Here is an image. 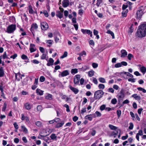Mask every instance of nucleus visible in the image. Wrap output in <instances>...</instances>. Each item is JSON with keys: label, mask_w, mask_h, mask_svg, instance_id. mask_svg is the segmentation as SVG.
Here are the masks:
<instances>
[{"label": "nucleus", "mask_w": 146, "mask_h": 146, "mask_svg": "<svg viewBox=\"0 0 146 146\" xmlns=\"http://www.w3.org/2000/svg\"><path fill=\"white\" fill-rule=\"evenodd\" d=\"M130 114L131 115L132 117L133 118V119L134 120L135 118V114L134 115V113L132 111H130Z\"/></svg>", "instance_id": "49"}, {"label": "nucleus", "mask_w": 146, "mask_h": 146, "mask_svg": "<svg viewBox=\"0 0 146 146\" xmlns=\"http://www.w3.org/2000/svg\"><path fill=\"white\" fill-rule=\"evenodd\" d=\"M4 74V71L2 67L0 68V77H1L3 76Z\"/></svg>", "instance_id": "35"}, {"label": "nucleus", "mask_w": 146, "mask_h": 146, "mask_svg": "<svg viewBox=\"0 0 146 146\" xmlns=\"http://www.w3.org/2000/svg\"><path fill=\"white\" fill-rule=\"evenodd\" d=\"M109 127L112 130H115L117 129V127L111 124H109Z\"/></svg>", "instance_id": "29"}, {"label": "nucleus", "mask_w": 146, "mask_h": 146, "mask_svg": "<svg viewBox=\"0 0 146 146\" xmlns=\"http://www.w3.org/2000/svg\"><path fill=\"white\" fill-rule=\"evenodd\" d=\"M29 13L31 14H37V13L36 12L34 11L32 7L30 5L29 7Z\"/></svg>", "instance_id": "19"}, {"label": "nucleus", "mask_w": 146, "mask_h": 146, "mask_svg": "<svg viewBox=\"0 0 146 146\" xmlns=\"http://www.w3.org/2000/svg\"><path fill=\"white\" fill-rule=\"evenodd\" d=\"M69 0H64L62 2V6L64 7H66L69 5Z\"/></svg>", "instance_id": "14"}, {"label": "nucleus", "mask_w": 146, "mask_h": 146, "mask_svg": "<svg viewBox=\"0 0 146 146\" xmlns=\"http://www.w3.org/2000/svg\"><path fill=\"white\" fill-rule=\"evenodd\" d=\"M15 77L16 79L18 80L19 81L20 79H21V74L20 73H18L17 74H15Z\"/></svg>", "instance_id": "21"}, {"label": "nucleus", "mask_w": 146, "mask_h": 146, "mask_svg": "<svg viewBox=\"0 0 146 146\" xmlns=\"http://www.w3.org/2000/svg\"><path fill=\"white\" fill-rule=\"evenodd\" d=\"M70 88L76 94L78 93L79 92V90L77 89L74 88L72 86L70 87Z\"/></svg>", "instance_id": "22"}, {"label": "nucleus", "mask_w": 146, "mask_h": 146, "mask_svg": "<svg viewBox=\"0 0 146 146\" xmlns=\"http://www.w3.org/2000/svg\"><path fill=\"white\" fill-rule=\"evenodd\" d=\"M92 82L95 84H97L98 83V82L97 79L95 78H92Z\"/></svg>", "instance_id": "58"}, {"label": "nucleus", "mask_w": 146, "mask_h": 146, "mask_svg": "<svg viewBox=\"0 0 146 146\" xmlns=\"http://www.w3.org/2000/svg\"><path fill=\"white\" fill-rule=\"evenodd\" d=\"M45 80V78L43 76H41L40 78V80L41 82H43Z\"/></svg>", "instance_id": "56"}, {"label": "nucleus", "mask_w": 146, "mask_h": 146, "mask_svg": "<svg viewBox=\"0 0 146 146\" xmlns=\"http://www.w3.org/2000/svg\"><path fill=\"white\" fill-rule=\"evenodd\" d=\"M69 74V72L68 70H65L63 71L60 74L61 76L62 77L66 76Z\"/></svg>", "instance_id": "16"}, {"label": "nucleus", "mask_w": 146, "mask_h": 146, "mask_svg": "<svg viewBox=\"0 0 146 146\" xmlns=\"http://www.w3.org/2000/svg\"><path fill=\"white\" fill-rule=\"evenodd\" d=\"M68 53L67 52H65L64 53V54L61 56V58H63L65 57H66L67 56Z\"/></svg>", "instance_id": "43"}, {"label": "nucleus", "mask_w": 146, "mask_h": 146, "mask_svg": "<svg viewBox=\"0 0 146 146\" xmlns=\"http://www.w3.org/2000/svg\"><path fill=\"white\" fill-rule=\"evenodd\" d=\"M129 82H134L135 81V79L133 78H129L128 79Z\"/></svg>", "instance_id": "57"}, {"label": "nucleus", "mask_w": 146, "mask_h": 146, "mask_svg": "<svg viewBox=\"0 0 146 146\" xmlns=\"http://www.w3.org/2000/svg\"><path fill=\"white\" fill-rule=\"evenodd\" d=\"M53 41L51 40H47L46 41V42L48 44L52 45Z\"/></svg>", "instance_id": "55"}, {"label": "nucleus", "mask_w": 146, "mask_h": 146, "mask_svg": "<svg viewBox=\"0 0 146 146\" xmlns=\"http://www.w3.org/2000/svg\"><path fill=\"white\" fill-rule=\"evenodd\" d=\"M107 33L108 34H110L112 36V38L113 39L115 38L114 35V33L111 30H109L107 31Z\"/></svg>", "instance_id": "30"}, {"label": "nucleus", "mask_w": 146, "mask_h": 146, "mask_svg": "<svg viewBox=\"0 0 146 146\" xmlns=\"http://www.w3.org/2000/svg\"><path fill=\"white\" fill-rule=\"evenodd\" d=\"M21 131L25 133H28V130L27 129L24 125H22L21 126Z\"/></svg>", "instance_id": "15"}, {"label": "nucleus", "mask_w": 146, "mask_h": 146, "mask_svg": "<svg viewBox=\"0 0 146 146\" xmlns=\"http://www.w3.org/2000/svg\"><path fill=\"white\" fill-rule=\"evenodd\" d=\"M24 107L26 109L30 110L31 108V106L29 103H27L24 105Z\"/></svg>", "instance_id": "18"}, {"label": "nucleus", "mask_w": 146, "mask_h": 146, "mask_svg": "<svg viewBox=\"0 0 146 146\" xmlns=\"http://www.w3.org/2000/svg\"><path fill=\"white\" fill-rule=\"evenodd\" d=\"M133 124L132 123H129V129H133Z\"/></svg>", "instance_id": "61"}, {"label": "nucleus", "mask_w": 146, "mask_h": 146, "mask_svg": "<svg viewBox=\"0 0 146 146\" xmlns=\"http://www.w3.org/2000/svg\"><path fill=\"white\" fill-rule=\"evenodd\" d=\"M94 72L93 70H91L88 72V75L89 76L91 77L94 74Z\"/></svg>", "instance_id": "36"}, {"label": "nucleus", "mask_w": 146, "mask_h": 146, "mask_svg": "<svg viewBox=\"0 0 146 146\" xmlns=\"http://www.w3.org/2000/svg\"><path fill=\"white\" fill-rule=\"evenodd\" d=\"M92 67L94 68H97L98 66V64L96 63H93L92 64Z\"/></svg>", "instance_id": "47"}, {"label": "nucleus", "mask_w": 146, "mask_h": 146, "mask_svg": "<svg viewBox=\"0 0 146 146\" xmlns=\"http://www.w3.org/2000/svg\"><path fill=\"white\" fill-rule=\"evenodd\" d=\"M83 13V10L82 9H80L78 11V14L80 15H82Z\"/></svg>", "instance_id": "63"}, {"label": "nucleus", "mask_w": 146, "mask_h": 146, "mask_svg": "<svg viewBox=\"0 0 146 146\" xmlns=\"http://www.w3.org/2000/svg\"><path fill=\"white\" fill-rule=\"evenodd\" d=\"M106 108V105L104 104H103L100 106V109L101 111H102L104 110H105Z\"/></svg>", "instance_id": "45"}, {"label": "nucleus", "mask_w": 146, "mask_h": 146, "mask_svg": "<svg viewBox=\"0 0 146 146\" xmlns=\"http://www.w3.org/2000/svg\"><path fill=\"white\" fill-rule=\"evenodd\" d=\"M124 75H126L127 76H129L131 78H133V76L132 74L128 72H125L122 73V76H123Z\"/></svg>", "instance_id": "20"}, {"label": "nucleus", "mask_w": 146, "mask_h": 146, "mask_svg": "<svg viewBox=\"0 0 146 146\" xmlns=\"http://www.w3.org/2000/svg\"><path fill=\"white\" fill-rule=\"evenodd\" d=\"M98 87L99 89L103 90L105 88V86L104 84H100L98 85Z\"/></svg>", "instance_id": "37"}, {"label": "nucleus", "mask_w": 146, "mask_h": 146, "mask_svg": "<svg viewBox=\"0 0 146 146\" xmlns=\"http://www.w3.org/2000/svg\"><path fill=\"white\" fill-rule=\"evenodd\" d=\"M80 76L79 75H76L74 78V82L75 84L77 85L79 84Z\"/></svg>", "instance_id": "4"}, {"label": "nucleus", "mask_w": 146, "mask_h": 146, "mask_svg": "<svg viewBox=\"0 0 146 146\" xmlns=\"http://www.w3.org/2000/svg\"><path fill=\"white\" fill-rule=\"evenodd\" d=\"M56 16L58 17L59 18L61 19L63 17V13H62L60 11H58L57 12V14H56Z\"/></svg>", "instance_id": "27"}, {"label": "nucleus", "mask_w": 146, "mask_h": 146, "mask_svg": "<svg viewBox=\"0 0 146 146\" xmlns=\"http://www.w3.org/2000/svg\"><path fill=\"white\" fill-rule=\"evenodd\" d=\"M118 131L120 133L121 130L120 129H117V133H115L114 131H113L111 133V135L112 136H113V137L114 138L115 137Z\"/></svg>", "instance_id": "25"}, {"label": "nucleus", "mask_w": 146, "mask_h": 146, "mask_svg": "<svg viewBox=\"0 0 146 146\" xmlns=\"http://www.w3.org/2000/svg\"><path fill=\"white\" fill-rule=\"evenodd\" d=\"M133 56L131 54H129L127 56V58L129 60H131V58H133Z\"/></svg>", "instance_id": "54"}, {"label": "nucleus", "mask_w": 146, "mask_h": 146, "mask_svg": "<svg viewBox=\"0 0 146 146\" xmlns=\"http://www.w3.org/2000/svg\"><path fill=\"white\" fill-rule=\"evenodd\" d=\"M86 119L89 120L90 121H91L93 118V117L91 116V115H86L85 117Z\"/></svg>", "instance_id": "41"}, {"label": "nucleus", "mask_w": 146, "mask_h": 146, "mask_svg": "<svg viewBox=\"0 0 146 146\" xmlns=\"http://www.w3.org/2000/svg\"><path fill=\"white\" fill-rule=\"evenodd\" d=\"M48 63L47 64V65L48 66H50L53 65L54 62V60L52 58H50L49 60L47 61Z\"/></svg>", "instance_id": "17"}, {"label": "nucleus", "mask_w": 146, "mask_h": 146, "mask_svg": "<svg viewBox=\"0 0 146 146\" xmlns=\"http://www.w3.org/2000/svg\"><path fill=\"white\" fill-rule=\"evenodd\" d=\"M38 28V26L36 23H33L31 25V27L30 28V31L33 33L35 30H36Z\"/></svg>", "instance_id": "7"}, {"label": "nucleus", "mask_w": 146, "mask_h": 146, "mask_svg": "<svg viewBox=\"0 0 146 146\" xmlns=\"http://www.w3.org/2000/svg\"><path fill=\"white\" fill-rule=\"evenodd\" d=\"M16 26L15 25H10V33H13L16 29Z\"/></svg>", "instance_id": "11"}, {"label": "nucleus", "mask_w": 146, "mask_h": 146, "mask_svg": "<svg viewBox=\"0 0 146 146\" xmlns=\"http://www.w3.org/2000/svg\"><path fill=\"white\" fill-rule=\"evenodd\" d=\"M36 93L38 95L41 96L43 94V91L39 89H37L36 90Z\"/></svg>", "instance_id": "24"}, {"label": "nucleus", "mask_w": 146, "mask_h": 146, "mask_svg": "<svg viewBox=\"0 0 146 146\" xmlns=\"http://www.w3.org/2000/svg\"><path fill=\"white\" fill-rule=\"evenodd\" d=\"M90 133L92 136H94L96 134V131L94 129H92L91 130Z\"/></svg>", "instance_id": "39"}, {"label": "nucleus", "mask_w": 146, "mask_h": 146, "mask_svg": "<svg viewBox=\"0 0 146 146\" xmlns=\"http://www.w3.org/2000/svg\"><path fill=\"white\" fill-rule=\"evenodd\" d=\"M41 29L43 30H47L48 28V25L46 22H42L41 23Z\"/></svg>", "instance_id": "3"}, {"label": "nucleus", "mask_w": 146, "mask_h": 146, "mask_svg": "<svg viewBox=\"0 0 146 146\" xmlns=\"http://www.w3.org/2000/svg\"><path fill=\"white\" fill-rule=\"evenodd\" d=\"M64 121H62L61 123H58L55 126L56 128H58L61 127L64 124Z\"/></svg>", "instance_id": "26"}, {"label": "nucleus", "mask_w": 146, "mask_h": 146, "mask_svg": "<svg viewBox=\"0 0 146 146\" xmlns=\"http://www.w3.org/2000/svg\"><path fill=\"white\" fill-rule=\"evenodd\" d=\"M2 58H3V59H8L9 58L6 52H4L3 56H0V64L2 63L1 59ZM2 64L3 65H4L3 62L2 63Z\"/></svg>", "instance_id": "6"}, {"label": "nucleus", "mask_w": 146, "mask_h": 146, "mask_svg": "<svg viewBox=\"0 0 146 146\" xmlns=\"http://www.w3.org/2000/svg\"><path fill=\"white\" fill-rule=\"evenodd\" d=\"M132 97H133L136 100H140V97L139 96L137 95V94H135L133 95L132 96Z\"/></svg>", "instance_id": "34"}, {"label": "nucleus", "mask_w": 146, "mask_h": 146, "mask_svg": "<svg viewBox=\"0 0 146 146\" xmlns=\"http://www.w3.org/2000/svg\"><path fill=\"white\" fill-rule=\"evenodd\" d=\"M120 92L121 94L120 95L118 96V100L119 102L123 100L124 97V94L123 93L122 90H121Z\"/></svg>", "instance_id": "13"}, {"label": "nucleus", "mask_w": 146, "mask_h": 146, "mask_svg": "<svg viewBox=\"0 0 146 146\" xmlns=\"http://www.w3.org/2000/svg\"><path fill=\"white\" fill-rule=\"evenodd\" d=\"M121 66H122L121 65V62L117 63L115 64V67L116 68H119L121 67Z\"/></svg>", "instance_id": "51"}, {"label": "nucleus", "mask_w": 146, "mask_h": 146, "mask_svg": "<svg viewBox=\"0 0 146 146\" xmlns=\"http://www.w3.org/2000/svg\"><path fill=\"white\" fill-rule=\"evenodd\" d=\"M31 62L34 64H38L40 63V62L36 59H34L31 61Z\"/></svg>", "instance_id": "46"}, {"label": "nucleus", "mask_w": 146, "mask_h": 146, "mask_svg": "<svg viewBox=\"0 0 146 146\" xmlns=\"http://www.w3.org/2000/svg\"><path fill=\"white\" fill-rule=\"evenodd\" d=\"M46 54H43L41 57V59L42 60L46 59V60H47V59H46Z\"/></svg>", "instance_id": "52"}, {"label": "nucleus", "mask_w": 146, "mask_h": 146, "mask_svg": "<svg viewBox=\"0 0 146 146\" xmlns=\"http://www.w3.org/2000/svg\"><path fill=\"white\" fill-rule=\"evenodd\" d=\"M128 137V135L127 134L126 135L122 136L121 137V139L122 140H125L127 139Z\"/></svg>", "instance_id": "59"}, {"label": "nucleus", "mask_w": 146, "mask_h": 146, "mask_svg": "<svg viewBox=\"0 0 146 146\" xmlns=\"http://www.w3.org/2000/svg\"><path fill=\"white\" fill-rule=\"evenodd\" d=\"M104 94V92L101 90H98L94 93V98L95 100L99 99L101 98Z\"/></svg>", "instance_id": "2"}, {"label": "nucleus", "mask_w": 146, "mask_h": 146, "mask_svg": "<svg viewBox=\"0 0 146 146\" xmlns=\"http://www.w3.org/2000/svg\"><path fill=\"white\" fill-rule=\"evenodd\" d=\"M36 125L38 127H41L42 126V122L39 121H37L35 122Z\"/></svg>", "instance_id": "33"}, {"label": "nucleus", "mask_w": 146, "mask_h": 146, "mask_svg": "<svg viewBox=\"0 0 146 146\" xmlns=\"http://www.w3.org/2000/svg\"><path fill=\"white\" fill-rule=\"evenodd\" d=\"M21 58L23 60L28 59L27 56L24 54H23L21 56Z\"/></svg>", "instance_id": "53"}, {"label": "nucleus", "mask_w": 146, "mask_h": 146, "mask_svg": "<svg viewBox=\"0 0 146 146\" xmlns=\"http://www.w3.org/2000/svg\"><path fill=\"white\" fill-rule=\"evenodd\" d=\"M52 95L47 94L45 96V98L47 100H51L52 99Z\"/></svg>", "instance_id": "23"}, {"label": "nucleus", "mask_w": 146, "mask_h": 146, "mask_svg": "<svg viewBox=\"0 0 146 146\" xmlns=\"http://www.w3.org/2000/svg\"><path fill=\"white\" fill-rule=\"evenodd\" d=\"M29 50L31 53H32L36 51V48L35 45L33 44H30Z\"/></svg>", "instance_id": "8"}, {"label": "nucleus", "mask_w": 146, "mask_h": 146, "mask_svg": "<svg viewBox=\"0 0 146 146\" xmlns=\"http://www.w3.org/2000/svg\"><path fill=\"white\" fill-rule=\"evenodd\" d=\"M102 2V0H97L96 5L98 7H99L100 4Z\"/></svg>", "instance_id": "48"}, {"label": "nucleus", "mask_w": 146, "mask_h": 146, "mask_svg": "<svg viewBox=\"0 0 146 146\" xmlns=\"http://www.w3.org/2000/svg\"><path fill=\"white\" fill-rule=\"evenodd\" d=\"M121 57L124 58L126 57L127 55V52L124 49H122L121 51Z\"/></svg>", "instance_id": "10"}, {"label": "nucleus", "mask_w": 146, "mask_h": 146, "mask_svg": "<svg viewBox=\"0 0 146 146\" xmlns=\"http://www.w3.org/2000/svg\"><path fill=\"white\" fill-rule=\"evenodd\" d=\"M146 35V24H143L139 27L137 33V35L138 37H145Z\"/></svg>", "instance_id": "1"}, {"label": "nucleus", "mask_w": 146, "mask_h": 146, "mask_svg": "<svg viewBox=\"0 0 146 146\" xmlns=\"http://www.w3.org/2000/svg\"><path fill=\"white\" fill-rule=\"evenodd\" d=\"M143 134V131L142 130H140L137 133L136 136V138L137 140L139 141V136L142 135Z\"/></svg>", "instance_id": "12"}, {"label": "nucleus", "mask_w": 146, "mask_h": 146, "mask_svg": "<svg viewBox=\"0 0 146 146\" xmlns=\"http://www.w3.org/2000/svg\"><path fill=\"white\" fill-rule=\"evenodd\" d=\"M64 107L66 108V111L68 112H69L70 111V110L69 108V106L66 104H65L64 105Z\"/></svg>", "instance_id": "60"}, {"label": "nucleus", "mask_w": 146, "mask_h": 146, "mask_svg": "<svg viewBox=\"0 0 146 146\" xmlns=\"http://www.w3.org/2000/svg\"><path fill=\"white\" fill-rule=\"evenodd\" d=\"M117 102V100L116 98H113L111 100V103L113 104H115Z\"/></svg>", "instance_id": "50"}, {"label": "nucleus", "mask_w": 146, "mask_h": 146, "mask_svg": "<svg viewBox=\"0 0 146 146\" xmlns=\"http://www.w3.org/2000/svg\"><path fill=\"white\" fill-rule=\"evenodd\" d=\"M51 139L52 140H56L57 136L54 133L52 134L50 136Z\"/></svg>", "instance_id": "31"}, {"label": "nucleus", "mask_w": 146, "mask_h": 146, "mask_svg": "<svg viewBox=\"0 0 146 146\" xmlns=\"http://www.w3.org/2000/svg\"><path fill=\"white\" fill-rule=\"evenodd\" d=\"M81 31L84 34H87L89 35H90L91 37L92 36V32L89 30L82 29H81Z\"/></svg>", "instance_id": "5"}, {"label": "nucleus", "mask_w": 146, "mask_h": 146, "mask_svg": "<svg viewBox=\"0 0 146 146\" xmlns=\"http://www.w3.org/2000/svg\"><path fill=\"white\" fill-rule=\"evenodd\" d=\"M117 116L118 118H119L121 115V110H117Z\"/></svg>", "instance_id": "44"}, {"label": "nucleus", "mask_w": 146, "mask_h": 146, "mask_svg": "<svg viewBox=\"0 0 146 146\" xmlns=\"http://www.w3.org/2000/svg\"><path fill=\"white\" fill-rule=\"evenodd\" d=\"M127 10H125L122 12V15L123 17H126L127 16Z\"/></svg>", "instance_id": "42"}, {"label": "nucleus", "mask_w": 146, "mask_h": 146, "mask_svg": "<svg viewBox=\"0 0 146 146\" xmlns=\"http://www.w3.org/2000/svg\"><path fill=\"white\" fill-rule=\"evenodd\" d=\"M137 18L140 19L143 14V11L142 10H139L137 11L136 13Z\"/></svg>", "instance_id": "9"}, {"label": "nucleus", "mask_w": 146, "mask_h": 146, "mask_svg": "<svg viewBox=\"0 0 146 146\" xmlns=\"http://www.w3.org/2000/svg\"><path fill=\"white\" fill-rule=\"evenodd\" d=\"M140 70L143 74H144L146 72V68L145 67L142 66L140 68Z\"/></svg>", "instance_id": "28"}, {"label": "nucleus", "mask_w": 146, "mask_h": 146, "mask_svg": "<svg viewBox=\"0 0 146 146\" xmlns=\"http://www.w3.org/2000/svg\"><path fill=\"white\" fill-rule=\"evenodd\" d=\"M78 72V69L76 68L72 69L71 71V73L72 74H74Z\"/></svg>", "instance_id": "38"}, {"label": "nucleus", "mask_w": 146, "mask_h": 146, "mask_svg": "<svg viewBox=\"0 0 146 146\" xmlns=\"http://www.w3.org/2000/svg\"><path fill=\"white\" fill-rule=\"evenodd\" d=\"M98 80L101 83H104L106 82V80L104 78L100 77L99 78Z\"/></svg>", "instance_id": "32"}, {"label": "nucleus", "mask_w": 146, "mask_h": 146, "mask_svg": "<svg viewBox=\"0 0 146 146\" xmlns=\"http://www.w3.org/2000/svg\"><path fill=\"white\" fill-rule=\"evenodd\" d=\"M13 125L15 129H17L16 131H17V129L19 128L18 125L17 123L16 122H15L14 123Z\"/></svg>", "instance_id": "64"}, {"label": "nucleus", "mask_w": 146, "mask_h": 146, "mask_svg": "<svg viewBox=\"0 0 146 146\" xmlns=\"http://www.w3.org/2000/svg\"><path fill=\"white\" fill-rule=\"evenodd\" d=\"M137 89L138 90L141 91L144 93L146 92V90L143 88L139 87L137 88Z\"/></svg>", "instance_id": "40"}, {"label": "nucleus", "mask_w": 146, "mask_h": 146, "mask_svg": "<svg viewBox=\"0 0 146 146\" xmlns=\"http://www.w3.org/2000/svg\"><path fill=\"white\" fill-rule=\"evenodd\" d=\"M133 25H132L129 28L128 32L129 33H131L133 32Z\"/></svg>", "instance_id": "62"}]
</instances>
